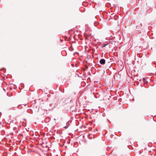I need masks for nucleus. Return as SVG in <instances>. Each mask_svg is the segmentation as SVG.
Masks as SVG:
<instances>
[{
    "label": "nucleus",
    "instance_id": "obj_2",
    "mask_svg": "<svg viewBox=\"0 0 156 156\" xmlns=\"http://www.w3.org/2000/svg\"><path fill=\"white\" fill-rule=\"evenodd\" d=\"M7 95L9 97L12 96V94L11 93H7Z\"/></svg>",
    "mask_w": 156,
    "mask_h": 156
},
{
    "label": "nucleus",
    "instance_id": "obj_4",
    "mask_svg": "<svg viewBox=\"0 0 156 156\" xmlns=\"http://www.w3.org/2000/svg\"><path fill=\"white\" fill-rule=\"evenodd\" d=\"M143 81L144 82V81H145V79H144V78H143Z\"/></svg>",
    "mask_w": 156,
    "mask_h": 156
},
{
    "label": "nucleus",
    "instance_id": "obj_5",
    "mask_svg": "<svg viewBox=\"0 0 156 156\" xmlns=\"http://www.w3.org/2000/svg\"><path fill=\"white\" fill-rule=\"evenodd\" d=\"M85 35H86L87 36H88V35H87V34H86V33H85ZM88 36H89V35H88Z\"/></svg>",
    "mask_w": 156,
    "mask_h": 156
},
{
    "label": "nucleus",
    "instance_id": "obj_3",
    "mask_svg": "<svg viewBox=\"0 0 156 156\" xmlns=\"http://www.w3.org/2000/svg\"><path fill=\"white\" fill-rule=\"evenodd\" d=\"M107 44H103L102 46V47H105V46Z\"/></svg>",
    "mask_w": 156,
    "mask_h": 156
},
{
    "label": "nucleus",
    "instance_id": "obj_1",
    "mask_svg": "<svg viewBox=\"0 0 156 156\" xmlns=\"http://www.w3.org/2000/svg\"><path fill=\"white\" fill-rule=\"evenodd\" d=\"M100 63L103 65H104L105 64V61L104 59H101L100 61Z\"/></svg>",
    "mask_w": 156,
    "mask_h": 156
}]
</instances>
